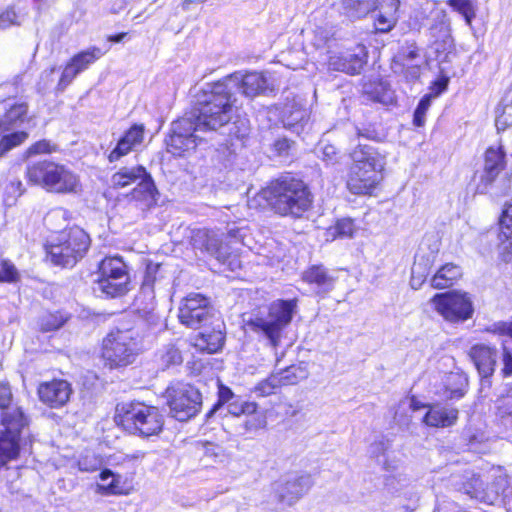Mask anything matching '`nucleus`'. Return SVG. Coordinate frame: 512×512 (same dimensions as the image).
Segmentation results:
<instances>
[{
  "label": "nucleus",
  "instance_id": "f257e3e1",
  "mask_svg": "<svg viewBox=\"0 0 512 512\" xmlns=\"http://www.w3.org/2000/svg\"><path fill=\"white\" fill-rule=\"evenodd\" d=\"M268 80L260 72H235L215 83L207 84L203 89L207 97L202 108V116L208 125H226L232 118V108L236 102V94L241 93L253 98L266 93Z\"/></svg>",
  "mask_w": 512,
  "mask_h": 512
},
{
  "label": "nucleus",
  "instance_id": "f03ea898",
  "mask_svg": "<svg viewBox=\"0 0 512 512\" xmlns=\"http://www.w3.org/2000/svg\"><path fill=\"white\" fill-rule=\"evenodd\" d=\"M262 193L272 210L281 216L302 218L313 205V195L308 185L290 174L271 181Z\"/></svg>",
  "mask_w": 512,
  "mask_h": 512
},
{
  "label": "nucleus",
  "instance_id": "7ed1b4c3",
  "mask_svg": "<svg viewBox=\"0 0 512 512\" xmlns=\"http://www.w3.org/2000/svg\"><path fill=\"white\" fill-rule=\"evenodd\" d=\"M350 158L348 190L355 195H371L382 180L385 157L374 146L359 142L351 151Z\"/></svg>",
  "mask_w": 512,
  "mask_h": 512
},
{
  "label": "nucleus",
  "instance_id": "20e7f679",
  "mask_svg": "<svg viewBox=\"0 0 512 512\" xmlns=\"http://www.w3.org/2000/svg\"><path fill=\"white\" fill-rule=\"evenodd\" d=\"M297 309L296 299H278L268 306L267 313L259 312L245 320L246 327L259 338L267 340L272 348L281 341L285 328L291 323Z\"/></svg>",
  "mask_w": 512,
  "mask_h": 512
},
{
  "label": "nucleus",
  "instance_id": "39448f33",
  "mask_svg": "<svg viewBox=\"0 0 512 512\" xmlns=\"http://www.w3.org/2000/svg\"><path fill=\"white\" fill-rule=\"evenodd\" d=\"M207 97L202 94L196 106L182 118L172 122L171 132L166 139L167 149L174 155L181 156L183 152L193 150L202 138L197 134L200 131H215L224 125L211 127L202 116V108Z\"/></svg>",
  "mask_w": 512,
  "mask_h": 512
},
{
  "label": "nucleus",
  "instance_id": "423d86ee",
  "mask_svg": "<svg viewBox=\"0 0 512 512\" xmlns=\"http://www.w3.org/2000/svg\"><path fill=\"white\" fill-rule=\"evenodd\" d=\"M141 351L139 330L114 328L102 341L101 356L105 366L110 369L131 365Z\"/></svg>",
  "mask_w": 512,
  "mask_h": 512
},
{
  "label": "nucleus",
  "instance_id": "0eeeda50",
  "mask_svg": "<svg viewBox=\"0 0 512 512\" xmlns=\"http://www.w3.org/2000/svg\"><path fill=\"white\" fill-rule=\"evenodd\" d=\"M115 421L128 432L141 437L158 435L164 425L159 409L141 402L118 404Z\"/></svg>",
  "mask_w": 512,
  "mask_h": 512
},
{
  "label": "nucleus",
  "instance_id": "6e6552de",
  "mask_svg": "<svg viewBox=\"0 0 512 512\" xmlns=\"http://www.w3.org/2000/svg\"><path fill=\"white\" fill-rule=\"evenodd\" d=\"M26 177L29 182L41 186L48 192L76 193L80 187L79 178L72 170L49 160L28 164Z\"/></svg>",
  "mask_w": 512,
  "mask_h": 512
},
{
  "label": "nucleus",
  "instance_id": "1a4fd4ad",
  "mask_svg": "<svg viewBox=\"0 0 512 512\" xmlns=\"http://www.w3.org/2000/svg\"><path fill=\"white\" fill-rule=\"evenodd\" d=\"M90 243L89 235L82 228L73 226L51 241L46 246V252L53 264L73 267L86 255Z\"/></svg>",
  "mask_w": 512,
  "mask_h": 512
},
{
  "label": "nucleus",
  "instance_id": "9d476101",
  "mask_svg": "<svg viewBox=\"0 0 512 512\" xmlns=\"http://www.w3.org/2000/svg\"><path fill=\"white\" fill-rule=\"evenodd\" d=\"M27 425L28 420L22 409L0 413V468L18 458L21 433Z\"/></svg>",
  "mask_w": 512,
  "mask_h": 512
},
{
  "label": "nucleus",
  "instance_id": "9b49d317",
  "mask_svg": "<svg viewBox=\"0 0 512 512\" xmlns=\"http://www.w3.org/2000/svg\"><path fill=\"white\" fill-rule=\"evenodd\" d=\"M170 415L178 421H187L195 417L202 407V395L199 390L184 382H173L165 390Z\"/></svg>",
  "mask_w": 512,
  "mask_h": 512
},
{
  "label": "nucleus",
  "instance_id": "f8f14e48",
  "mask_svg": "<svg viewBox=\"0 0 512 512\" xmlns=\"http://www.w3.org/2000/svg\"><path fill=\"white\" fill-rule=\"evenodd\" d=\"M27 112V103H15L9 105L5 114L0 117V159L22 144L28 137V134L24 131L10 132L25 122Z\"/></svg>",
  "mask_w": 512,
  "mask_h": 512
},
{
  "label": "nucleus",
  "instance_id": "ddd939ff",
  "mask_svg": "<svg viewBox=\"0 0 512 512\" xmlns=\"http://www.w3.org/2000/svg\"><path fill=\"white\" fill-rule=\"evenodd\" d=\"M431 302L437 313L450 323L464 322L474 313L473 303L468 293L456 290L437 293L432 297Z\"/></svg>",
  "mask_w": 512,
  "mask_h": 512
},
{
  "label": "nucleus",
  "instance_id": "4468645a",
  "mask_svg": "<svg viewBox=\"0 0 512 512\" xmlns=\"http://www.w3.org/2000/svg\"><path fill=\"white\" fill-rule=\"evenodd\" d=\"M216 316V310L210 299L200 293L187 295L179 307L180 322L188 328L198 329L209 323Z\"/></svg>",
  "mask_w": 512,
  "mask_h": 512
},
{
  "label": "nucleus",
  "instance_id": "2eb2a0df",
  "mask_svg": "<svg viewBox=\"0 0 512 512\" xmlns=\"http://www.w3.org/2000/svg\"><path fill=\"white\" fill-rule=\"evenodd\" d=\"M506 167V152L502 146L487 148L484 153L483 169L479 174L476 185V193L486 194L490 192L493 183Z\"/></svg>",
  "mask_w": 512,
  "mask_h": 512
},
{
  "label": "nucleus",
  "instance_id": "dca6fc26",
  "mask_svg": "<svg viewBox=\"0 0 512 512\" xmlns=\"http://www.w3.org/2000/svg\"><path fill=\"white\" fill-rule=\"evenodd\" d=\"M223 234L214 230L200 229L192 236V245L195 249L207 253L220 262H224L230 254V248L222 240Z\"/></svg>",
  "mask_w": 512,
  "mask_h": 512
},
{
  "label": "nucleus",
  "instance_id": "f3484780",
  "mask_svg": "<svg viewBox=\"0 0 512 512\" xmlns=\"http://www.w3.org/2000/svg\"><path fill=\"white\" fill-rule=\"evenodd\" d=\"M313 481L309 474L289 476L276 488V494L280 502L286 505L295 504L312 487Z\"/></svg>",
  "mask_w": 512,
  "mask_h": 512
},
{
  "label": "nucleus",
  "instance_id": "a211bd4d",
  "mask_svg": "<svg viewBox=\"0 0 512 512\" xmlns=\"http://www.w3.org/2000/svg\"><path fill=\"white\" fill-rule=\"evenodd\" d=\"M72 394L71 384L66 380H52L40 384L39 399L51 408H61L67 404Z\"/></svg>",
  "mask_w": 512,
  "mask_h": 512
},
{
  "label": "nucleus",
  "instance_id": "6ab92c4d",
  "mask_svg": "<svg viewBox=\"0 0 512 512\" xmlns=\"http://www.w3.org/2000/svg\"><path fill=\"white\" fill-rule=\"evenodd\" d=\"M302 279L316 295L325 297L334 289L337 276L323 265H312L303 272Z\"/></svg>",
  "mask_w": 512,
  "mask_h": 512
},
{
  "label": "nucleus",
  "instance_id": "aec40b11",
  "mask_svg": "<svg viewBox=\"0 0 512 512\" xmlns=\"http://www.w3.org/2000/svg\"><path fill=\"white\" fill-rule=\"evenodd\" d=\"M469 357L481 378L492 376L498 359V352L495 347L486 344H475L469 350Z\"/></svg>",
  "mask_w": 512,
  "mask_h": 512
},
{
  "label": "nucleus",
  "instance_id": "412c9836",
  "mask_svg": "<svg viewBox=\"0 0 512 512\" xmlns=\"http://www.w3.org/2000/svg\"><path fill=\"white\" fill-rule=\"evenodd\" d=\"M281 120L285 128L300 135L304 132L309 120V111L300 102L293 99L284 105Z\"/></svg>",
  "mask_w": 512,
  "mask_h": 512
},
{
  "label": "nucleus",
  "instance_id": "4be33fe9",
  "mask_svg": "<svg viewBox=\"0 0 512 512\" xmlns=\"http://www.w3.org/2000/svg\"><path fill=\"white\" fill-rule=\"evenodd\" d=\"M144 138V126L132 125L118 140L114 149L109 153V162L118 161L140 145Z\"/></svg>",
  "mask_w": 512,
  "mask_h": 512
},
{
  "label": "nucleus",
  "instance_id": "5701e85b",
  "mask_svg": "<svg viewBox=\"0 0 512 512\" xmlns=\"http://www.w3.org/2000/svg\"><path fill=\"white\" fill-rule=\"evenodd\" d=\"M295 367L286 368L281 375L278 373H272L266 379L257 383L252 389V393L257 397H267L276 392L282 385L294 384L296 377L293 371Z\"/></svg>",
  "mask_w": 512,
  "mask_h": 512
},
{
  "label": "nucleus",
  "instance_id": "b1692460",
  "mask_svg": "<svg viewBox=\"0 0 512 512\" xmlns=\"http://www.w3.org/2000/svg\"><path fill=\"white\" fill-rule=\"evenodd\" d=\"M423 416V423L433 428H447L453 426L458 419V410L442 405H428Z\"/></svg>",
  "mask_w": 512,
  "mask_h": 512
},
{
  "label": "nucleus",
  "instance_id": "393cba45",
  "mask_svg": "<svg viewBox=\"0 0 512 512\" xmlns=\"http://www.w3.org/2000/svg\"><path fill=\"white\" fill-rule=\"evenodd\" d=\"M499 248L503 261L512 260V203H506L499 218Z\"/></svg>",
  "mask_w": 512,
  "mask_h": 512
},
{
  "label": "nucleus",
  "instance_id": "a878e982",
  "mask_svg": "<svg viewBox=\"0 0 512 512\" xmlns=\"http://www.w3.org/2000/svg\"><path fill=\"white\" fill-rule=\"evenodd\" d=\"M30 13L28 0H14L0 13V29L6 30L12 26H21Z\"/></svg>",
  "mask_w": 512,
  "mask_h": 512
},
{
  "label": "nucleus",
  "instance_id": "bb28decb",
  "mask_svg": "<svg viewBox=\"0 0 512 512\" xmlns=\"http://www.w3.org/2000/svg\"><path fill=\"white\" fill-rule=\"evenodd\" d=\"M158 190L150 173L138 182L130 197L138 202L142 210L149 209L157 203Z\"/></svg>",
  "mask_w": 512,
  "mask_h": 512
},
{
  "label": "nucleus",
  "instance_id": "cd10ccee",
  "mask_svg": "<svg viewBox=\"0 0 512 512\" xmlns=\"http://www.w3.org/2000/svg\"><path fill=\"white\" fill-rule=\"evenodd\" d=\"M130 278L100 277L95 280L94 291L100 293V296L106 298H117L125 295L129 291Z\"/></svg>",
  "mask_w": 512,
  "mask_h": 512
},
{
  "label": "nucleus",
  "instance_id": "c85d7f7f",
  "mask_svg": "<svg viewBox=\"0 0 512 512\" xmlns=\"http://www.w3.org/2000/svg\"><path fill=\"white\" fill-rule=\"evenodd\" d=\"M366 63L365 57L356 53H343L330 57L329 67L335 71H341L350 75L360 74Z\"/></svg>",
  "mask_w": 512,
  "mask_h": 512
},
{
  "label": "nucleus",
  "instance_id": "c756f323",
  "mask_svg": "<svg viewBox=\"0 0 512 512\" xmlns=\"http://www.w3.org/2000/svg\"><path fill=\"white\" fill-rule=\"evenodd\" d=\"M364 95L374 101L384 105L392 103L394 92L386 81L381 79L369 80L363 85Z\"/></svg>",
  "mask_w": 512,
  "mask_h": 512
},
{
  "label": "nucleus",
  "instance_id": "7c9ffc66",
  "mask_svg": "<svg viewBox=\"0 0 512 512\" xmlns=\"http://www.w3.org/2000/svg\"><path fill=\"white\" fill-rule=\"evenodd\" d=\"M399 0H382L381 9L375 17L374 26L378 32L386 33L390 31L395 23V13L399 8Z\"/></svg>",
  "mask_w": 512,
  "mask_h": 512
},
{
  "label": "nucleus",
  "instance_id": "2f4dec72",
  "mask_svg": "<svg viewBox=\"0 0 512 512\" xmlns=\"http://www.w3.org/2000/svg\"><path fill=\"white\" fill-rule=\"evenodd\" d=\"M97 275H100V277H114L116 279L130 278L127 265L123 258L118 255L102 259L98 265Z\"/></svg>",
  "mask_w": 512,
  "mask_h": 512
},
{
  "label": "nucleus",
  "instance_id": "473e14b6",
  "mask_svg": "<svg viewBox=\"0 0 512 512\" xmlns=\"http://www.w3.org/2000/svg\"><path fill=\"white\" fill-rule=\"evenodd\" d=\"M148 174L146 168L142 165L122 167L112 175L111 183L115 188H124L137 181L140 182Z\"/></svg>",
  "mask_w": 512,
  "mask_h": 512
},
{
  "label": "nucleus",
  "instance_id": "72a5a7b5",
  "mask_svg": "<svg viewBox=\"0 0 512 512\" xmlns=\"http://www.w3.org/2000/svg\"><path fill=\"white\" fill-rule=\"evenodd\" d=\"M182 362V354L174 344L164 345L155 353V363L158 370L166 371L181 365Z\"/></svg>",
  "mask_w": 512,
  "mask_h": 512
},
{
  "label": "nucleus",
  "instance_id": "f704fd0d",
  "mask_svg": "<svg viewBox=\"0 0 512 512\" xmlns=\"http://www.w3.org/2000/svg\"><path fill=\"white\" fill-rule=\"evenodd\" d=\"M121 478L120 475L114 474L110 469H103L99 474L100 483L97 484L96 491L102 495L125 493Z\"/></svg>",
  "mask_w": 512,
  "mask_h": 512
},
{
  "label": "nucleus",
  "instance_id": "c9c22d12",
  "mask_svg": "<svg viewBox=\"0 0 512 512\" xmlns=\"http://www.w3.org/2000/svg\"><path fill=\"white\" fill-rule=\"evenodd\" d=\"M461 275L462 270L459 266L447 263L434 274L431 279V286L436 289L448 288L452 286Z\"/></svg>",
  "mask_w": 512,
  "mask_h": 512
},
{
  "label": "nucleus",
  "instance_id": "e433bc0d",
  "mask_svg": "<svg viewBox=\"0 0 512 512\" xmlns=\"http://www.w3.org/2000/svg\"><path fill=\"white\" fill-rule=\"evenodd\" d=\"M495 409L497 421L506 429L512 430V387L497 399Z\"/></svg>",
  "mask_w": 512,
  "mask_h": 512
},
{
  "label": "nucleus",
  "instance_id": "4c0bfd02",
  "mask_svg": "<svg viewBox=\"0 0 512 512\" xmlns=\"http://www.w3.org/2000/svg\"><path fill=\"white\" fill-rule=\"evenodd\" d=\"M101 48L92 46L75 54L70 60L80 73L87 70L92 64L99 60L106 52Z\"/></svg>",
  "mask_w": 512,
  "mask_h": 512
},
{
  "label": "nucleus",
  "instance_id": "58836bf2",
  "mask_svg": "<svg viewBox=\"0 0 512 512\" xmlns=\"http://www.w3.org/2000/svg\"><path fill=\"white\" fill-rule=\"evenodd\" d=\"M199 346L208 353H216L222 349L225 342V335L221 329H213L211 332H201Z\"/></svg>",
  "mask_w": 512,
  "mask_h": 512
},
{
  "label": "nucleus",
  "instance_id": "ea45409f",
  "mask_svg": "<svg viewBox=\"0 0 512 512\" xmlns=\"http://www.w3.org/2000/svg\"><path fill=\"white\" fill-rule=\"evenodd\" d=\"M467 379L458 373H451L447 376L446 397L453 400L462 398L466 393Z\"/></svg>",
  "mask_w": 512,
  "mask_h": 512
},
{
  "label": "nucleus",
  "instance_id": "a19ab883",
  "mask_svg": "<svg viewBox=\"0 0 512 512\" xmlns=\"http://www.w3.org/2000/svg\"><path fill=\"white\" fill-rule=\"evenodd\" d=\"M341 5L343 14L352 20L365 16L370 10L368 0H342Z\"/></svg>",
  "mask_w": 512,
  "mask_h": 512
},
{
  "label": "nucleus",
  "instance_id": "79ce46f5",
  "mask_svg": "<svg viewBox=\"0 0 512 512\" xmlns=\"http://www.w3.org/2000/svg\"><path fill=\"white\" fill-rule=\"evenodd\" d=\"M67 321V317L61 312H47L38 319V326L43 332H51L60 329Z\"/></svg>",
  "mask_w": 512,
  "mask_h": 512
},
{
  "label": "nucleus",
  "instance_id": "37998d69",
  "mask_svg": "<svg viewBox=\"0 0 512 512\" xmlns=\"http://www.w3.org/2000/svg\"><path fill=\"white\" fill-rule=\"evenodd\" d=\"M356 231V226L351 218L337 220L335 225L328 230V235L335 238H351Z\"/></svg>",
  "mask_w": 512,
  "mask_h": 512
},
{
  "label": "nucleus",
  "instance_id": "c03bdc74",
  "mask_svg": "<svg viewBox=\"0 0 512 512\" xmlns=\"http://www.w3.org/2000/svg\"><path fill=\"white\" fill-rule=\"evenodd\" d=\"M448 5L456 12L461 14L468 26H471L476 16L475 7L472 0H448Z\"/></svg>",
  "mask_w": 512,
  "mask_h": 512
},
{
  "label": "nucleus",
  "instance_id": "a18cd8bd",
  "mask_svg": "<svg viewBox=\"0 0 512 512\" xmlns=\"http://www.w3.org/2000/svg\"><path fill=\"white\" fill-rule=\"evenodd\" d=\"M507 99L502 101L501 107L497 109V116L495 125L498 131L505 130L507 127L512 125V100L510 103H506Z\"/></svg>",
  "mask_w": 512,
  "mask_h": 512
},
{
  "label": "nucleus",
  "instance_id": "49530a36",
  "mask_svg": "<svg viewBox=\"0 0 512 512\" xmlns=\"http://www.w3.org/2000/svg\"><path fill=\"white\" fill-rule=\"evenodd\" d=\"M432 94H425L418 102L413 114V124L416 127H422L425 124V115L431 106Z\"/></svg>",
  "mask_w": 512,
  "mask_h": 512
},
{
  "label": "nucleus",
  "instance_id": "de8ad7c7",
  "mask_svg": "<svg viewBox=\"0 0 512 512\" xmlns=\"http://www.w3.org/2000/svg\"><path fill=\"white\" fill-rule=\"evenodd\" d=\"M236 398L237 397L234 395V393L232 392V390L229 387H227L223 384H219L218 401L206 413V415H205L206 419L207 420L210 419L220 407H222L226 403L233 401Z\"/></svg>",
  "mask_w": 512,
  "mask_h": 512
},
{
  "label": "nucleus",
  "instance_id": "09e8293b",
  "mask_svg": "<svg viewBox=\"0 0 512 512\" xmlns=\"http://www.w3.org/2000/svg\"><path fill=\"white\" fill-rule=\"evenodd\" d=\"M78 466L81 471L93 472L102 466V460L95 453L87 451L81 455Z\"/></svg>",
  "mask_w": 512,
  "mask_h": 512
},
{
  "label": "nucleus",
  "instance_id": "8fccbe9b",
  "mask_svg": "<svg viewBox=\"0 0 512 512\" xmlns=\"http://www.w3.org/2000/svg\"><path fill=\"white\" fill-rule=\"evenodd\" d=\"M79 74L80 72L78 69L72 65V61L69 60L60 76L57 84V91L63 92Z\"/></svg>",
  "mask_w": 512,
  "mask_h": 512
},
{
  "label": "nucleus",
  "instance_id": "3c124183",
  "mask_svg": "<svg viewBox=\"0 0 512 512\" xmlns=\"http://www.w3.org/2000/svg\"><path fill=\"white\" fill-rule=\"evenodd\" d=\"M318 156L328 164H334L337 161V149L334 145L322 139L317 146Z\"/></svg>",
  "mask_w": 512,
  "mask_h": 512
},
{
  "label": "nucleus",
  "instance_id": "603ef678",
  "mask_svg": "<svg viewBox=\"0 0 512 512\" xmlns=\"http://www.w3.org/2000/svg\"><path fill=\"white\" fill-rule=\"evenodd\" d=\"M19 273L15 265L9 260H1L0 262V282L13 283L18 281Z\"/></svg>",
  "mask_w": 512,
  "mask_h": 512
},
{
  "label": "nucleus",
  "instance_id": "864d4df0",
  "mask_svg": "<svg viewBox=\"0 0 512 512\" xmlns=\"http://www.w3.org/2000/svg\"><path fill=\"white\" fill-rule=\"evenodd\" d=\"M502 347V373L504 376L512 375V341L503 340L501 343Z\"/></svg>",
  "mask_w": 512,
  "mask_h": 512
},
{
  "label": "nucleus",
  "instance_id": "5fc2aeb1",
  "mask_svg": "<svg viewBox=\"0 0 512 512\" xmlns=\"http://www.w3.org/2000/svg\"><path fill=\"white\" fill-rule=\"evenodd\" d=\"M419 58L418 48L415 45H410L403 48L396 56V63L399 65L415 64L418 63Z\"/></svg>",
  "mask_w": 512,
  "mask_h": 512
},
{
  "label": "nucleus",
  "instance_id": "6e6d98bb",
  "mask_svg": "<svg viewBox=\"0 0 512 512\" xmlns=\"http://www.w3.org/2000/svg\"><path fill=\"white\" fill-rule=\"evenodd\" d=\"M390 446V440L382 436L380 439L375 440L370 444L368 454L371 458L378 459L380 456H385Z\"/></svg>",
  "mask_w": 512,
  "mask_h": 512
},
{
  "label": "nucleus",
  "instance_id": "4d7b16f0",
  "mask_svg": "<svg viewBox=\"0 0 512 512\" xmlns=\"http://www.w3.org/2000/svg\"><path fill=\"white\" fill-rule=\"evenodd\" d=\"M12 392L10 385L6 382H0V409L1 412L12 409H21L20 407H11Z\"/></svg>",
  "mask_w": 512,
  "mask_h": 512
},
{
  "label": "nucleus",
  "instance_id": "13d9d810",
  "mask_svg": "<svg viewBox=\"0 0 512 512\" xmlns=\"http://www.w3.org/2000/svg\"><path fill=\"white\" fill-rule=\"evenodd\" d=\"M54 151H56V146L50 141L43 139L31 145L26 153L28 156H33L42 153H52Z\"/></svg>",
  "mask_w": 512,
  "mask_h": 512
},
{
  "label": "nucleus",
  "instance_id": "bf43d9fd",
  "mask_svg": "<svg viewBox=\"0 0 512 512\" xmlns=\"http://www.w3.org/2000/svg\"><path fill=\"white\" fill-rule=\"evenodd\" d=\"M430 261L429 259H425L424 257L416 256L415 261L413 263L411 272L415 275L421 276L425 280L430 274Z\"/></svg>",
  "mask_w": 512,
  "mask_h": 512
},
{
  "label": "nucleus",
  "instance_id": "052dcab7",
  "mask_svg": "<svg viewBox=\"0 0 512 512\" xmlns=\"http://www.w3.org/2000/svg\"><path fill=\"white\" fill-rule=\"evenodd\" d=\"M292 142L287 138H279L274 141L272 149L275 155L285 157L289 154Z\"/></svg>",
  "mask_w": 512,
  "mask_h": 512
},
{
  "label": "nucleus",
  "instance_id": "680f3d73",
  "mask_svg": "<svg viewBox=\"0 0 512 512\" xmlns=\"http://www.w3.org/2000/svg\"><path fill=\"white\" fill-rule=\"evenodd\" d=\"M487 331L492 332L494 334H499V335H508L512 338V321L511 322H505V321L495 322L487 328Z\"/></svg>",
  "mask_w": 512,
  "mask_h": 512
},
{
  "label": "nucleus",
  "instance_id": "e2e57ef3",
  "mask_svg": "<svg viewBox=\"0 0 512 512\" xmlns=\"http://www.w3.org/2000/svg\"><path fill=\"white\" fill-rule=\"evenodd\" d=\"M402 66V73L404 74V77L407 81L413 82L417 79H419L421 74L420 64H406L401 65Z\"/></svg>",
  "mask_w": 512,
  "mask_h": 512
},
{
  "label": "nucleus",
  "instance_id": "0e129e2a",
  "mask_svg": "<svg viewBox=\"0 0 512 512\" xmlns=\"http://www.w3.org/2000/svg\"><path fill=\"white\" fill-rule=\"evenodd\" d=\"M67 211L62 208H56L47 213L44 221L47 225H50L54 220L63 219L66 220Z\"/></svg>",
  "mask_w": 512,
  "mask_h": 512
},
{
  "label": "nucleus",
  "instance_id": "69168bd1",
  "mask_svg": "<svg viewBox=\"0 0 512 512\" xmlns=\"http://www.w3.org/2000/svg\"><path fill=\"white\" fill-rule=\"evenodd\" d=\"M222 153L225 155V158L223 159V164L225 167L236 166L237 154L232 151L230 147H225Z\"/></svg>",
  "mask_w": 512,
  "mask_h": 512
},
{
  "label": "nucleus",
  "instance_id": "338daca9",
  "mask_svg": "<svg viewBox=\"0 0 512 512\" xmlns=\"http://www.w3.org/2000/svg\"><path fill=\"white\" fill-rule=\"evenodd\" d=\"M242 402L239 398L228 403V412L234 416L243 414Z\"/></svg>",
  "mask_w": 512,
  "mask_h": 512
},
{
  "label": "nucleus",
  "instance_id": "774afa93",
  "mask_svg": "<svg viewBox=\"0 0 512 512\" xmlns=\"http://www.w3.org/2000/svg\"><path fill=\"white\" fill-rule=\"evenodd\" d=\"M55 2L56 0H33V5L37 14L40 15L43 11L50 8V6Z\"/></svg>",
  "mask_w": 512,
  "mask_h": 512
}]
</instances>
